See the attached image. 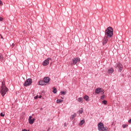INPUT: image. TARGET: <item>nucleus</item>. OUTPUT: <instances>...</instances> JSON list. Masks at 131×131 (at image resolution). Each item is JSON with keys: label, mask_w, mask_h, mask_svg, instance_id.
<instances>
[{"label": "nucleus", "mask_w": 131, "mask_h": 131, "mask_svg": "<svg viewBox=\"0 0 131 131\" xmlns=\"http://www.w3.org/2000/svg\"><path fill=\"white\" fill-rule=\"evenodd\" d=\"M105 37L111 38L113 36V29L111 27H108L105 31Z\"/></svg>", "instance_id": "obj_1"}, {"label": "nucleus", "mask_w": 131, "mask_h": 131, "mask_svg": "<svg viewBox=\"0 0 131 131\" xmlns=\"http://www.w3.org/2000/svg\"><path fill=\"white\" fill-rule=\"evenodd\" d=\"M2 86L0 91V94H1L2 97H5V95L7 94V92L9 91V89L6 86L4 82H2Z\"/></svg>", "instance_id": "obj_2"}, {"label": "nucleus", "mask_w": 131, "mask_h": 131, "mask_svg": "<svg viewBox=\"0 0 131 131\" xmlns=\"http://www.w3.org/2000/svg\"><path fill=\"white\" fill-rule=\"evenodd\" d=\"M98 127L99 131H107V129L105 127L102 122H100L98 124Z\"/></svg>", "instance_id": "obj_3"}, {"label": "nucleus", "mask_w": 131, "mask_h": 131, "mask_svg": "<svg viewBox=\"0 0 131 131\" xmlns=\"http://www.w3.org/2000/svg\"><path fill=\"white\" fill-rule=\"evenodd\" d=\"M95 94H97V95H99L100 93H101L102 95H104L105 94V91L103 90V89L101 88H98L95 90Z\"/></svg>", "instance_id": "obj_4"}, {"label": "nucleus", "mask_w": 131, "mask_h": 131, "mask_svg": "<svg viewBox=\"0 0 131 131\" xmlns=\"http://www.w3.org/2000/svg\"><path fill=\"white\" fill-rule=\"evenodd\" d=\"M116 68H118L119 72H121L122 71V69H123V66H122V64H121L120 62H118L115 65Z\"/></svg>", "instance_id": "obj_5"}, {"label": "nucleus", "mask_w": 131, "mask_h": 131, "mask_svg": "<svg viewBox=\"0 0 131 131\" xmlns=\"http://www.w3.org/2000/svg\"><path fill=\"white\" fill-rule=\"evenodd\" d=\"M32 83V80L31 78H29L27 79V80L24 83V86H29V85H31Z\"/></svg>", "instance_id": "obj_6"}, {"label": "nucleus", "mask_w": 131, "mask_h": 131, "mask_svg": "<svg viewBox=\"0 0 131 131\" xmlns=\"http://www.w3.org/2000/svg\"><path fill=\"white\" fill-rule=\"evenodd\" d=\"M73 62L71 63V65L72 66L73 65H76L77 63L80 62V58L78 57L74 58L72 59Z\"/></svg>", "instance_id": "obj_7"}, {"label": "nucleus", "mask_w": 131, "mask_h": 131, "mask_svg": "<svg viewBox=\"0 0 131 131\" xmlns=\"http://www.w3.org/2000/svg\"><path fill=\"white\" fill-rule=\"evenodd\" d=\"M32 118V117L31 116H30L29 117V123H30V124H33V123H34V120H35L34 118Z\"/></svg>", "instance_id": "obj_8"}, {"label": "nucleus", "mask_w": 131, "mask_h": 131, "mask_svg": "<svg viewBox=\"0 0 131 131\" xmlns=\"http://www.w3.org/2000/svg\"><path fill=\"white\" fill-rule=\"evenodd\" d=\"M43 80L45 82V84H46V85H47V84H48V83H49V82H50V77H45L43 78Z\"/></svg>", "instance_id": "obj_9"}, {"label": "nucleus", "mask_w": 131, "mask_h": 131, "mask_svg": "<svg viewBox=\"0 0 131 131\" xmlns=\"http://www.w3.org/2000/svg\"><path fill=\"white\" fill-rule=\"evenodd\" d=\"M108 38L107 37H105L104 36L103 39V42H102V45L103 46H105V45H106L107 43V42H108Z\"/></svg>", "instance_id": "obj_10"}, {"label": "nucleus", "mask_w": 131, "mask_h": 131, "mask_svg": "<svg viewBox=\"0 0 131 131\" xmlns=\"http://www.w3.org/2000/svg\"><path fill=\"white\" fill-rule=\"evenodd\" d=\"M113 72H114V70L113 69V68H111L110 69L108 70V74H112Z\"/></svg>", "instance_id": "obj_11"}, {"label": "nucleus", "mask_w": 131, "mask_h": 131, "mask_svg": "<svg viewBox=\"0 0 131 131\" xmlns=\"http://www.w3.org/2000/svg\"><path fill=\"white\" fill-rule=\"evenodd\" d=\"M39 85H47V84L43 80L39 81Z\"/></svg>", "instance_id": "obj_12"}, {"label": "nucleus", "mask_w": 131, "mask_h": 131, "mask_svg": "<svg viewBox=\"0 0 131 131\" xmlns=\"http://www.w3.org/2000/svg\"><path fill=\"white\" fill-rule=\"evenodd\" d=\"M77 102H79V103H83V99L82 97L78 98L77 99Z\"/></svg>", "instance_id": "obj_13"}, {"label": "nucleus", "mask_w": 131, "mask_h": 131, "mask_svg": "<svg viewBox=\"0 0 131 131\" xmlns=\"http://www.w3.org/2000/svg\"><path fill=\"white\" fill-rule=\"evenodd\" d=\"M42 65L43 66H48L49 65V62L47 60H45L43 61Z\"/></svg>", "instance_id": "obj_14"}, {"label": "nucleus", "mask_w": 131, "mask_h": 131, "mask_svg": "<svg viewBox=\"0 0 131 131\" xmlns=\"http://www.w3.org/2000/svg\"><path fill=\"white\" fill-rule=\"evenodd\" d=\"M52 92H53V94H57V89H56V88H55V87L53 88Z\"/></svg>", "instance_id": "obj_15"}, {"label": "nucleus", "mask_w": 131, "mask_h": 131, "mask_svg": "<svg viewBox=\"0 0 131 131\" xmlns=\"http://www.w3.org/2000/svg\"><path fill=\"white\" fill-rule=\"evenodd\" d=\"M62 102H63V100L61 99H57L56 101V103H57V104H60V103H62Z\"/></svg>", "instance_id": "obj_16"}, {"label": "nucleus", "mask_w": 131, "mask_h": 131, "mask_svg": "<svg viewBox=\"0 0 131 131\" xmlns=\"http://www.w3.org/2000/svg\"><path fill=\"white\" fill-rule=\"evenodd\" d=\"M74 117H76V114H74L73 115H72L70 117L71 119H73Z\"/></svg>", "instance_id": "obj_17"}, {"label": "nucleus", "mask_w": 131, "mask_h": 131, "mask_svg": "<svg viewBox=\"0 0 131 131\" xmlns=\"http://www.w3.org/2000/svg\"><path fill=\"white\" fill-rule=\"evenodd\" d=\"M0 61H4V56L0 53Z\"/></svg>", "instance_id": "obj_18"}, {"label": "nucleus", "mask_w": 131, "mask_h": 131, "mask_svg": "<svg viewBox=\"0 0 131 131\" xmlns=\"http://www.w3.org/2000/svg\"><path fill=\"white\" fill-rule=\"evenodd\" d=\"M66 91H61V92H60V95H66Z\"/></svg>", "instance_id": "obj_19"}, {"label": "nucleus", "mask_w": 131, "mask_h": 131, "mask_svg": "<svg viewBox=\"0 0 131 131\" xmlns=\"http://www.w3.org/2000/svg\"><path fill=\"white\" fill-rule=\"evenodd\" d=\"M102 104H103V105H106L107 104V100H104L103 101H102Z\"/></svg>", "instance_id": "obj_20"}, {"label": "nucleus", "mask_w": 131, "mask_h": 131, "mask_svg": "<svg viewBox=\"0 0 131 131\" xmlns=\"http://www.w3.org/2000/svg\"><path fill=\"white\" fill-rule=\"evenodd\" d=\"M89 97L86 95L84 97V99L85 101H89Z\"/></svg>", "instance_id": "obj_21"}, {"label": "nucleus", "mask_w": 131, "mask_h": 131, "mask_svg": "<svg viewBox=\"0 0 131 131\" xmlns=\"http://www.w3.org/2000/svg\"><path fill=\"white\" fill-rule=\"evenodd\" d=\"M84 122H85V121L84 120H82L80 121V125H82V124H83V123H84Z\"/></svg>", "instance_id": "obj_22"}, {"label": "nucleus", "mask_w": 131, "mask_h": 131, "mask_svg": "<svg viewBox=\"0 0 131 131\" xmlns=\"http://www.w3.org/2000/svg\"><path fill=\"white\" fill-rule=\"evenodd\" d=\"M100 99L101 100H104V99H105V96L103 95L102 96H101Z\"/></svg>", "instance_id": "obj_23"}, {"label": "nucleus", "mask_w": 131, "mask_h": 131, "mask_svg": "<svg viewBox=\"0 0 131 131\" xmlns=\"http://www.w3.org/2000/svg\"><path fill=\"white\" fill-rule=\"evenodd\" d=\"M79 112L80 114H82V112H83L82 108H81V110L79 111Z\"/></svg>", "instance_id": "obj_24"}, {"label": "nucleus", "mask_w": 131, "mask_h": 131, "mask_svg": "<svg viewBox=\"0 0 131 131\" xmlns=\"http://www.w3.org/2000/svg\"><path fill=\"white\" fill-rule=\"evenodd\" d=\"M1 116H2V117H4V116H5V113H1L0 114Z\"/></svg>", "instance_id": "obj_25"}, {"label": "nucleus", "mask_w": 131, "mask_h": 131, "mask_svg": "<svg viewBox=\"0 0 131 131\" xmlns=\"http://www.w3.org/2000/svg\"><path fill=\"white\" fill-rule=\"evenodd\" d=\"M46 60L49 62V61L52 60V58H47Z\"/></svg>", "instance_id": "obj_26"}, {"label": "nucleus", "mask_w": 131, "mask_h": 131, "mask_svg": "<svg viewBox=\"0 0 131 131\" xmlns=\"http://www.w3.org/2000/svg\"><path fill=\"white\" fill-rule=\"evenodd\" d=\"M0 5L1 6H3V5H4V4L3 3V2H2V1L0 0Z\"/></svg>", "instance_id": "obj_27"}, {"label": "nucleus", "mask_w": 131, "mask_h": 131, "mask_svg": "<svg viewBox=\"0 0 131 131\" xmlns=\"http://www.w3.org/2000/svg\"><path fill=\"white\" fill-rule=\"evenodd\" d=\"M4 20V18L0 17V21H3Z\"/></svg>", "instance_id": "obj_28"}, {"label": "nucleus", "mask_w": 131, "mask_h": 131, "mask_svg": "<svg viewBox=\"0 0 131 131\" xmlns=\"http://www.w3.org/2000/svg\"><path fill=\"white\" fill-rule=\"evenodd\" d=\"M11 47H12V48H14V47H15V44L12 43Z\"/></svg>", "instance_id": "obj_29"}, {"label": "nucleus", "mask_w": 131, "mask_h": 131, "mask_svg": "<svg viewBox=\"0 0 131 131\" xmlns=\"http://www.w3.org/2000/svg\"><path fill=\"white\" fill-rule=\"evenodd\" d=\"M128 122H129V123H131V119L128 120Z\"/></svg>", "instance_id": "obj_30"}, {"label": "nucleus", "mask_w": 131, "mask_h": 131, "mask_svg": "<svg viewBox=\"0 0 131 131\" xmlns=\"http://www.w3.org/2000/svg\"><path fill=\"white\" fill-rule=\"evenodd\" d=\"M123 128H125V125H123Z\"/></svg>", "instance_id": "obj_31"}, {"label": "nucleus", "mask_w": 131, "mask_h": 131, "mask_svg": "<svg viewBox=\"0 0 131 131\" xmlns=\"http://www.w3.org/2000/svg\"><path fill=\"white\" fill-rule=\"evenodd\" d=\"M21 131H28L27 130L24 129H23Z\"/></svg>", "instance_id": "obj_32"}, {"label": "nucleus", "mask_w": 131, "mask_h": 131, "mask_svg": "<svg viewBox=\"0 0 131 131\" xmlns=\"http://www.w3.org/2000/svg\"><path fill=\"white\" fill-rule=\"evenodd\" d=\"M1 35V38L3 39V38H4V37H3V36H2V35Z\"/></svg>", "instance_id": "obj_33"}, {"label": "nucleus", "mask_w": 131, "mask_h": 131, "mask_svg": "<svg viewBox=\"0 0 131 131\" xmlns=\"http://www.w3.org/2000/svg\"><path fill=\"white\" fill-rule=\"evenodd\" d=\"M64 126H67L66 123H64Z\"/></svg>", "instance_id": "obj_34"}, {"label": "nucleus", "mask_w": 131, "mask_h": 131, "mask_svg": "<svg viewBox=\"0 0 131 131\" xmlns=\"http://www.w3.org/2000/svg\"><path fill=\"white\" fill-rule=\"evenodd\" d=\"M40 110H42V108H40Z\"/></svg>", "instance_id": "obj_35"}, {"label": "nucleus", "mask_w": 131, "mask_h": 131, "mask_svg": "<svg viewBox=\"0 0 131 131\" xmlns=\"http://www.w3.org/2000/svg\"><path fill=\"white\" fill-rule=\"evenodd\" d=\"M61 99H64V98H63V97H61Z\"/></svg>", "instance_id": "obj_36"}, {"label": "nucleus", "mask_w": 131, "mask_h": 131, "mask_svg": "<svg viewBox=\"0 0 131 131\" xmlns=\"http://www.w3.org/2000/svg\"><path fill=\"white\" fill-rule=\"evenodd\" d=\"M47 131H49V129H48V130Z\"/></svg>", "instance_id": "obj_37"}, {"label": "nucleus", "mask_w": 131, "mask_h": 131, "mask_svg": "<svg viewBox=\"0 0 131 131\" xmlns=\"http://www.w3.org/2000/svg\"><path fill=\"white\" fill-rule=\"evenodd\" d=\"M28 131H29V130H28Z\"/></svg>", "instance_id": "obj_38"}]
</instances>
